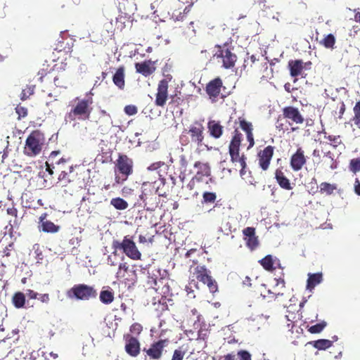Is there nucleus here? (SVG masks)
<instances>
[{"label": "nucleus", "instance_id": "obj_1", "mask_svg": "<svg viewBox=\"0 0 360 360\" xmlns=\"http://www.w3.org/2000/svg\"><path fill=\"white\" fill-rule=\"evenodd\" d=\"M93 98L91 96H86L82 98L76 97L72 101V108L66 115V120L72 122L76 120H89L93 109Z\"/></svg>", "mask_w": 360, "mask_h": 360}, {"label": "nucleus", "instance_id": "obj_2", "mask_svg": "<svg viewBox=\"0 0 360 360\" xmlns=\"http://www.w3.org/2000/svg\"><path fill=\"white\" fill-rule=\"evenodd\" d=\"M243 139V134L239 131L238 128H236L233 131V136L231 140L229 146V153L231 157V161L236 165L239 164L240 174L243 177L246 173V158L244 154L240 155V146Z\"/></svg>", "mask_w": 360, "mask_h": 360}, {"label": "nucleus", "instance_id": "obj_3", "mask_svg": "<svg viewBox=\"0 0 360 360\" xmlns=\"http://www.w3.org/2000/svg\"><path fill=\"white\" fill-rule=\"evenodd\" d=\"M112 248L115 250H122V252L132 260H141L142 254L139 251L133 237L125 236L122 241L114 240L112 243Z\"/></svg>", "mask_w": 360, "mask_h": 360}, {"label": "nucleus", "instance_id": "obj_4", "mask_svg": "<svg viewBox=\"0 0 360 360\" xmlns=\"http://www.w3.org/2000/svg\"><path fill=\"white\" fill-rule=\"evenodd\" d=\"M133 168L134 162L132 159L125 154L120 153L115 163V174L119 173V175H115V182L118 184H123L133 174Z\"/></svg>", "mask_w": 360, "mask_h": 360}, {"label": "nucleus", "instance_id": "obj_5", "mask_svg": "<svg viewBox=\"0 0 360 360\" xmlns=\"http://www.w3.org/2000/svg\"><path fill=\"white\" fill-rule=\"evenodd\" d=\"M45 137L42 132L34 130L27 136L24 147L25 155L29 157L38 155L44 145Z\"/></svg>", "mask_w": 360, "mask_h": 360}, {"label": "nucleus", "instance_id": "obj_6", "mask_svg": "<svg viewBox=\"0 0 360 360\" xmlns=\"http://www.w3.org/2000/svg\"><path fill=\"white\" fill-rule=\"evenodd\" d=\"M67 296L70 299L89 300L97 297V291L93 286L77 284L68 290Z\"/></svg>", "mask_w": 360, "mask_h": 360}, {"label": "nucleus", "instance_id": "obj_7", "mask_svg": "<svg viewBox=\"0 0 360 360\" xmlns=\"http://www.w3.org/2000/svg\"><path fill=\"white\" fill-rule=\"evenodd\" d=\"M217 52L214 57L217 61L221 63V66L225 69H230L235 66L237 60V56L226 45H217Z\"/></svg>", "mask_w": 360, "mask_h": 360}, {"label": "nucleus", "instance_id": "obj_8", "mask_svg": "<svg viewBox=\"0 0 360 360\" xmlns=\"http://www.w3.org/2000/svg\"><path fill=\"white\" fill-rule=\"evenodd\" d=\"M168 339H160L152 342L148 347H143L145 360H159L163 356L165 349L169 345Z\"/></svg>", "mask_w": 360, "mask_h": 360}, {"label": "nucleus", "instance_id": "obj_9", "mask_svg": "<svg viewBox=\"0 0 360 360\" xmlns=\"http://www.w3.org/2000/svg\"><path fill=\"white\" fill-rule=\"evenodd\" d=\"M193 275L195 278L206 285L210 292L214 293L218 290L217 281L211 276V272L204 265H198L194 268Z\"/></svg>", "mask_w": 360, "mask_h": 360}, {"label": "nucleus", "instance_id": "obj_10", "mask_svg": "<svg viewBox=\"0 0 360 360\" xmlns=\"http://www.w3.org/2000/svg\"><path fill=\"white\" fill-rule=\"evenodd\" d=\"M171 79L172 76L167 75L165 79L159 82L155 100V104L157 106L163 107L165 105L168 98V84Z\"/></svg>", "mask_w": 360, "mask_h": 360}, {"label": "nucleus", "instance_id": "obj_11", "mask_svg": "<svg viewBox=\"0 0 360 360\" xmlns=\"http://www.w3.org/2000/svg\"><path fill=\"white\" fill-rule=\"evenodd\" d=\"M283 118L286 120L289 126L293 124H302L304 123V118L297 108L293 106H287L282 110Z\"/></svg>", "mask_w": 360, "mask_h": 360}, {"label": "nucleus", "instance_id": "obj_12", "mask_svg": "<svg viewBox=\"0 0 360 360\" xmlns=\"http://www.w3.org/2000/svg\"><path fill=\"white\" fill-rule=\"evenodd\" d=\"M307 158L304 150L300 146L298 147L290 158V166L292 171H300L307 164Z\"/></svg>", "mask_w": 360, "mask_h": 360}, {"label": "nucleus", "instance_id": "obj_13", "mask_svg": "<svg viewBox=\"0 0 360 360\" xmlns=\"http://www.w3.org/2000/svg\"><path fill=\"white\" fill-rule=\"evenodd\" d=\"M204 131L203 125L199 122H195L193 124L190 126L188 130L191 142L194 143L198 147L202 146Z\"/></svg>", "mask_w": 360, "mask_h": 360}, {"label": "nucleus", "instance_id": "obj_14", "mask_svg": "<svg viewBox=\"0 0 360 360\" xmlns=\"http://www.w3.org/2000/svg\"><path fill=\"white\" fill-rule=\"evenodd\" d=\"M274 153V147L272 146H267L263 150L258 152V165L263 171H266L269 168Z\"/></svg>", "mask_w": 360, "mask_h": 360}, {"label": "nucleus", "instance_id": "obj_15", "mask_svg": "<svg viewBox=\"0 0 360 360\" xmlns=\"http://www.w3.org/2000/svg\"><path fill=\"white\" fill-rule=\"evenodd\" d=\"M124 339L125 341L124 349L127 354L131 357H136L141 352V343L139 340L131 335H124Z\"/></svg>", "mask_w": 360, "mask_h": 360}, {"label": "nucleus", "instance_id": "obj_16", "mask_svg": "<svg viewBox=\"0 0 360 360\" xmlns=\"http://www.w3.org/2000/svg\"><path fill=\"white\" fill-rule=\"evenodd\" d=\"M242 232L246 247L251 251L255 250L259 245V240L258 236H256L255 228L246 227Z\"/></svg>", "mask_w": 360, "mask_h": 360}, {"label": "nucleus", "instance_id": "obj_17", "mask_svg": "<svg viewBox=\"0 0 360 360\" xmlns=\"http://www.w3.org/2000/svg\"><path fill=\"white\" fill-rule=\"evenodd\" d=\"M193 167L196 169V172L192 178V181H203L205 177L211 176V167L208 162L196 161Z\"/></svg>", "mask_w": 360, "mask_h": 360}, {"label": "nucleus", "instance_id": "obj_18", "mask_svg": "<svg viewBox=\"0 0 360 360\" xmlns=\"http://www.w3.org/2000/svg\"><path fill=\"white\" fill-rule=\"evenodd\" d=\"M235 124H238L240 128L245 133L247 141L249 143L248 149L251 148L255 145L253 126L250 122L247 121L243 117H239L235 121Z\"/></svg>", "mask_w": 360, "mask_h": 360}, {"label": "nucleus", "instance_id": "obj_19", "mask_svg": "<svg viewBox=\"0 0 360 360\" xmlns=\"http://www.w3.org/2000/svg\"><path fill=\"white\" fill-rule=\"evenodd\" d=\"M222 85V80L219 77L211 80L206 85L205 91L213 101H217L218 98Z\"/></svg>", "mask_w": 360, "mask_h": 360}, {"label": "nucleus", "instance_id": "obj_20", "mask_svg": "<svg viewBox=\"0 0 360 360\" xmlns=\"http://www.w3.org/2000/svg\"><path fill=\"white\" fill-rule=\"evenodd\" d=\"M60 153L59 151H52L49 157V161L46 162V170L52 175L53 174V169L55 168L54 164H56L58 169H63V166L69 161V159L61 158L58 160H56L57 155Z\"/></svg>", "mask_w": 360, "mask_h": 360}, {"label": "nucleus", "instance_id": "obj_21", "mask_svg": "<svg viewBox=\"0 0 360 360\" xmlns=\"http://www.w3.org/2000/svg\"><path fill=\"white\" fill-rule=\"evenodd\" d=\"M135 68L136 72L141 74L144 77L150 76L156 70L155 62L151 60H144L141 63H136Z\"/></svg>", "mask_w": 360, "mask_h": 360}, {"label": "nucleus", "instance_id": "obj_22", "mask_svg": "<svg viewBox=\"0 0 360 360\" xmlns=\"http://www.w3.org/2000/svg\"><path fill=\"white\" fill-rule=\"evenodd\" d=\"M260 265L267 271H273L276 267L281 268V264L278 259L274 257L271 255L265 256L259 261Z\"/></svg>", "mask_w": 360, "mask_h": 360}, {"label": "nucleus", "instance_id": "obj_23", "mask_svg": "<svg viewBox=\"0 0 360 360\" xmlns=\"http://www.w3.org/2000/svg\"><path fill=\"white\" fill-rule=\"evenodd\" d=\"M275 179L281 188L287 191L292 189V186L290 180L285 176V172L283 171V167H280L276 169Z\"/></svg>", "mask_w": 360, "mask_h": 360}, {"label": "nucleus", "instance_id": "obj_24", "mask_svg": "<svg viewBox=\"0 0 360 360\" xmlns=\"http://www.w3.org/2000/svg\"><path fill=\"white\" fill-rule=\"evenodd\" d=\"M125 68L120 66L115 73L112 76V82L120 90H123L125 87Z\"/></svg>", "mask_w": 360, "mask_h": 360}, {"label": "nucleus", "instance_id": "obj_25", "mask_svg": "<svg viewBox=\"0 0 360 360\" xmlns=\"http://www.w3.org/2000/svg\"><path fill=\"white\" fill-rule=\"evenodd\" d=\"M47 214L44 213L39 217V222L41 223V230L46 233H57L60 230V226L56 225L53 222L45 220Z\"/></svg>", "mask_w": 360, "mask_h": 360}, {"label": "nucleus", "instance_id": "obj_26", "mask_svg": "<svg viewBox=\"0 0 360 360\" xmlns=\"http://www.w3.org/2000/svg\"><path fill=\"white\" fill-rule=\"evenodd\" d=\"M207 129L210 135L214 139H219L221 136L224 131V127L219 122L215 120H210L207 123Z\"/></svg>", "mask_w": 360, "mask_h": 360}, {"label": "nucleus", "instance_id": "obj_27", "mask_svg": "<svg viewBox=\"0 0 360 360\" xmlns=\"http://www.w3.org/2000/svg\"><path fill=\"white\" fill-rule=\"evenodd\" d=\"M288 67L290 75L293 77L300 75L304 69L303 62L301 60H290Z\"/></svg>", "mask_w": 360, "mask_h": 360}, {"label": "nucleus", "instance_id": "obj_28", "mask_svg": "<svg viewBox=\"0 0 360 360\" xmlns=\"http://www.w3.org/2000/svg\"><path fill=\"white\" fill-rule=\"evenodd\" d=\"M276 285L274 288V291L271 292L270 290H268V293L270 295H272L271 297L274 298V300H277L278 298H283L284 297V292L278 291L276 288L278 286H281V289L285 288V282L283 278H275Z\"/></svg>", "mask_w": 360, "mask_h": 360}, {"label": "nucleus", "instance_id": "obj_29", "mask_svg": "<svg viewBox=\"0 0 360 360\" xmlns=\"http://www.w3.org/2000/svg\"><path fill=\"white\" fill-rule=\"evenodd\" d=\"M323 281L322 273L309 274L307 282V288L309 290H313L318 284Z\"/></svg>", "mask_w": 360, "mask_h": 360}, {"label": "nucleus", "instance_id": "obj_30", "mask_svg": "<svg viewBox=\"0 0 360 360\" xmlns=\"http://www.w3.org/2000/svg\"><path fill=\"white\" fill-rule=\"evenodd\" d=\"M131 22L130 16L126 13H120L116 18L115 27L117 30L122 31L125 28L127 23Z\"/></svg>", "mask_w": 360, "mask_h": 360}, {"label": "nucleus", "instance_id": "obj_31", "mask_svg": "<svg viewBox=\"0 0 360 360\" xmlns=\"http://www.w3.org/2000/svg\"><path fill=\"white\" fill-rule=\"evenodd\" d=\"M319 192L321 194L327 195H332L335 190H337V185L335 184H330L328 182H322L319 186Z\"/></svg>", "mask_w": 360, "mask_h": 360}, {"label": "nucleus", "instance_id": "obj_32", "mask_svg": "<svg viewBox=\"0 0 360 360\" xmlns=\"http://www.w3.org/2000/svg\"><path fill=\"white\" fill-rule=\"evenodd\" d=\"M313 347L319 350H325L333 345V341L326 339H320L310 342Z\"/></svg>", "mask_w": 360, "mask_h": 360}, {"label": "nucleus", "instance_id": "obj_33", "mask_svg": "<svg viewBox=\"0 0 360 360\" xmlns=\"http://www.w3.org/2000/svg\"><path fill=\"white\" fill-rule=\"evenodd\" d=\"M12 302L15 308H22L25 304V295L21 292H15L12 297Z\"/></svg>", "mask_w": 360, "mask_h": 360}, {"label": "nucleus", "instance_id": "obj_34", "mask_svg": "<svg viewBox=\"0 0 360 360\" xmlns=\"http://www.w3.org/2000/svg\"><path fill=\"white\" fill-rule=\"evenodd\" d=\"M110 205L118 210H126L129 206L128 202L120 197L112 198L110 200Z\"/></svg>", "mask_w": 360, "mask_h": 360}, {"label": "nucleus", "instance_id": "obj_35", "mask_svg": "<svg viewBox=\"0 0 360 360\" xmlns=\"http://www.w3.org/2000/svg\"><path fill=\"white\" fill-rule=\"evenodd\" d=\"M336 39L333 34H328L320 41V44L326 49H333Z\"/></svg>", "mask_w": 360, "mask_h": 360}, {"label": "nucleus", "instance_id": "obj_36", "mask_svg": "<svg viewBox=\"0 0 360 360\" xmlns=\"http://www.w3.org/2000/svg\"><path fill=\"white\" fill-rule=\"evenodd\" d=\"M100 300L103 304H110L114 300L113 292L108 290H102L100 293Z\"/></svg>", "mask_w": 360, "mask_h": 360}, {"label": "nucleus", "instance_id": "obj_37", "mask_svg": "<svg viewBox=\"0 0 360 360\" xmlns=\"http://www.w3.org/2000/svg\"><path fill=\"white\" fill-rule=\"evenodd\" d=\"M68 170H69L68 172L62 170L58 176V181L60 182H63L64 183L63 186H66L68 183H70L71 181L69 174L72 172L73 167L69 166Z\"/></svg>", "mask_w": 360, "mask_h": 360}, {"label": "nucleus", "instance_id": "obj_38", "mask_svg": "<svg viewBox=\"0 0 360 360\" xmlns=\"http://www.w3.org/2000/svg\"><path fill=\"white\" fill-rule=\"evenodd\" d=\"M354 116L352 119L357 128L360 129V101H357L353 108Z\"/></svg>", "mask_w": 360, "mask_h": 360}, {"label": "nucleus", "instance_id": "obj_39", "mask_svg": "<svg viewBox=\"0 0 360 360\" xmlns=\"http://www.w3.org/2000/svg\"><path fill=\"white\" fill-rule=\"evenodd\" d=\"M327 326L325 321H322L308 328V331L311 334L320 333Z\"/></svg>", "mask_w": 360, "mask_h": 360}, {"label": "nucleus", "instance_id": "obj_40", "mask_svg": "<svg viewBox=\"0 0 360 360\" xmlns=\"http://www.w3.org/2000/svg\"><path fill=\"white\" fill-rule=\"evenodd\" d=\"M35 85H28L22 89L20 98L21 100H26L30 98L34 92Z\"/></svg>", "mask_w": 360, "mask_h": 360}, {"label": "nucleus", "instance_id": "obj_41", "mask_svg": "<svg viewBox=\"0 0 360 360\" xmlns=\"http://www.w3.org/2000/svg\"><path fill=\"white\" fill-rule=\"evenodd\" d=\"M349 169L354 173H356L360 171V157L350 160Z\"/></svg>", "mask_w": 360, "mask_h": 360}, {"label": "nucleus", "instance_id": "obj_42", "mask_svg": "<svg viewBox=\"0 0 360 360\" xmlns=\"http://www.w3.org/2000/svg\"><path fill=\"white\" fill-rule=\"evenodd\" d=\"M117 257V250H113V252L107 258L108 264L113 266H117L118 264Z\"/></svg>", "mask_w": 360, "mask_h": 360}, {"label": "nucleus", "instance_id": "obj_43", "mask_svg": "<svg viewBox=\"0 0 360 360\" xmlns=\"http://www.w3.org/2000/svg\"><path fill=\"white\" fill-rule=\"evenodd\" d=\"M203 202L205 203H213L216 199L217 195L212 192H205L202 195Z\"/></svg>", "mask_w": 360, "mask_h": 360}, {"label": "nucleus", "instance_id": "obj_44", "mask_svg": "<svg viewBox=\"0 0 360 360\" xmlns=\"http://www.w3.org/2000/svg\"><path fill=\"white\" fill-rule=\"evenodd\" d=\"M186 352L179 347L176 349L172 354L171 360H183L185 356Z\"/></svg>", "mask_w": 360, "mask_h": 360}, {"label": "nucleus", "instance_id": "obj_45", "mask_svg": "<svg viewBox=\"0 0 360 360\" xmlns=\"http://www.w3.org/2000/svg\"><path fill=\"white\" fill-rule=\"evenodd\" d=\"M236 355L238 356L239 360H252V355L247 350L240 349L237 352Z\"/></svg>", "mask_w": 360, "mask_h": 360}, {"label": "nucleus", "instance_id": "obj_46", "mask_svg": "<svg viewBox=\"0 0 360 360\" xmlns=\"http://www.w3.org/2000/svg\"><path fill=\"white\" fill-rule=\"evenodd\" d=\"M285 118H283L282 115H279L278 119H277V121H276V129H278L279 131H284L288 130V126L289 125L285 124L283 122V120Z\"/></svg>", "mask_w": 360, "mask_h": 360}, {"label": "nucleus", "instance_id": "obj_47", "mask_svg": "<svg viewBox=\"0 0 360 360\" xmlns=\"http://www.w3.org/2000/svg\"><path fill=\"white\" fill-rule=\"evenodd\" d=\"M129 330L132 334L139 335L143 330V326L139 323H134L130 326Z\"/></svg>", "mask_w": 360, "mask_h": 360}, {"label": "nucleus", "instance_id": "obj_48", "mask_svg": "<svg viewBox=\"0 0 360 360\" xmlns=\"http://www.w3.org/2000/svg\"><path fill=\"white\" fill-rule=\"evenodd\" d=\"M16 113L18 115V119H21L27 115V109L20 105H18L15 108Z\"/></svg>", "mask_w": 360, "mask_h": 360}, {"label": "nucleus", "instance_id": "obj_49", "mask_svg": "<svg viewBox=\"0 0 360 360\" xmlns=\"http://www.w3.org/2000/svg\"><path fill=\"white\" fill-rule=\"evenodd\" d=\"M129 270V265L127 262L120 263L119 264L118 271L117 273V276H124V273H127Z\"/></svg>", "mask_w": 360, "mask_h": 360}, {"label": "nucleus", "instance_id": "obj_50", "mask_svg": "<svg viewBox=\"0 0 360 360\" xmlns=\"http://www.w3.org/2000/svg\"><path fill=\"white\" fill-rule=\"evenodd\" d=\"M124 111L127 115L131 116L136 115L138 112V109L136 106L134 105H128L124 107Z\"/></svg>", "mask_w": 360, "mask_h": 360}, {"label": "nucleus", "instance_id": "obj_51", "mask_svg": "<svg viewBox=\"0 0 360 360\" xmlns=\"http://www.w3.org/2000/svg\"><path fill=\"white\" fill-rule=\"evenodd\" d=\"M328 139L333 142L334 147H337L341 143L340 136H328Z\"/></svg>", "mask_w": 360, "mask_h": 360}, {"label": "nucleus", "instance_id": "obj_52", "mask_svg": "<svg viewBox=\"0 0 360 360\" xmlns=\"http://www.w3.org/2000/svg\"><path fill=\"white\" fill-rule=\"evenodd\" d=\"M162 165H164L163 162H156L153 164H151L148 167V169L150 171L156 170L159 168H160Z\"/></svg>", "mask_w": 360, "mask_h": 360}, {"label": "nucleus", "instance_id": "obj_53", "mask_svg": "<svg viewBox=\"0 0 360 360\" xmlns=\"http://www.w3.org/2000/svg\"><path fill=\"white\" fill-rule=\"evenodd\" d=\"M37 299L43 303H48L50 300L49 295L48 293L39 295Z\"/></svg>", "mask_w": 360, "mask_h": 360}, {"label": "nucleus", "instance_id": "obj_54", "mask_svg": "<svg viewBox=\"0 0 360 360\" xmlns=\"http://www.w3.org/2000/svg\"><path fill=\"white\" fill-rule=\"evenodd\" d=\"M236 354L234 352L229 353L219 357V360H235Z\"/></svg>", "mask_w": 360, "mask_h": 360}, {"label": "nucleus", "instance_id": "obj_55", "mask_svg": "<svg viewBox=\"0 0 360 360\" xmlns=\"http://www.w3.org/2000/svg\"><path fill=\"white\" fill-rule=\"evenodd\" d=\"M6 213L8 215H11L12 217H17V214H18V210H17V209L14 206H12L11 207H8L6 209Z\"/></svg>", "mask_w": 360, "mask_h": 360}, {"label": "nucleus", "instance_id": "obj_56", "mask_svg": "<svg viewBox=\"0 0 360 360\" xmlns=\"http://www.w3.org/2000/svg\"><path fill=\"white\" fill-rule=\"evenodd\" d=\"M26 294L30 299H37V297L39 295L37 292L30 289L27 290Z\"/></svg>", "mask_w": 360, "mask_h": 360}, {"label": "nucleus", "instance_id": "obj_57", "mask_svg": "<svg viewBox=\"0 0 360 360\" xmlns=\"http://www.w3.org/2000/svg\"><path fill=\"white\" fill-rule=\"evenodd\" d=\"M257 58L255 55H252V56H248L247 59L245 60V63H247V65L249 64V60H250V65L252 66L255 62L257 60Z\"/></svg>", "mask_w": 360, "mask_h": 360}, {"label": "nucleus", "instance_id": "obj_58", "mask_svg": "<svg viewBox=\"0 0 360 360\" xmlns=\"http://www.w3.org/2000/svg\"><path fill=\"white\" fill-rule=\"evenodd\" d=\"M354 192L356 195H360V181L356 179L354 182Z\"/></svg>", "mask_w": 360, "mask_h": 360}, {"label": "nucleus", "instance_id": "obj_59", "mask_svg": "<svg viewBox=\"0 0 360 360\" xmlns=\"http://www.w3.org/2000/svg\"><path fill=\"white\" fill-rule=\"evenodd\" d=\"M251 278L249 276H245L244 280L243 281V286L250 287L252 285Z\"/></svg>", "mask_w": 360, "mask_h": 360}, {"label": "nucleus", "instance_id": "obj_60", "mask_svg": "<svg viewBox=\"0 0 360 360\" xmlns=\"http://www.w3.org/2000/svg\"><path fill=\"white\" fill-rule=\"evenodd\" d=\"M345 105L344 103H342L340 108V110H339V113H340L339 118H342V116L345 113Z\"/></svg>", "mask_w": 360, "mask_h": 360}, {"label": "nucleus", "instance_id": "obj_61", "mask_svg": "<svg viewBox=\"0 0 360 360\" xmlns=\"http://www.w3.org/2000/svg\"><path fill=\"white\" fill-rule=\"evenodd\" d=\"M35 253L37 255V257L39 259H42L43 258V255H42V252L39 250V247L37 248V249L35 250Z\"/></svg>", "mask_w": 360, "mask_h": 360}, {"label": "nucleus", "instance_id": "obj_62", "mask_svg": "<svg viewBox=\"0 0 360 360\" xmlns=\"http://www.w3.org/2000/svg\"><path fill=\"white\" fill-rule=\"evenodd\" d=\"M181 165L182 167H186V165H187V161L186 160L185 156H184V155H182L181 157Z\"/></svg>", "mask_w": 360, "mask_h": 360}, {"label": "nucleus", "instance_id": "obj_63", "mask_svg": "<svg viewBox=\"0 0 360 360\" xmlns=\"http://www.w3.org/2000/svg\"><path fill=\"white\" fill-rule=\"evenodd\" d=\"M139 242L140 243H144L146 242V238L144 236L140 235L139 237Z\"/></svg>", "mask_w": 360, "mask_h": 360}, {"label": "nucleus", "instance_id": "obj_64", "mask_svg": "<svg viewBox=\"0 0 360 360\" xmlns=\"http://www.w3.org/2000/svg\"><path fill=\"white\" fill-rule=\"evenodd\" d=\"M354 19L356 22L360 23V13L358 12L354 15Z\"/></svg>", "mask_w": 360, "mask_h": 360}]
</instances>
